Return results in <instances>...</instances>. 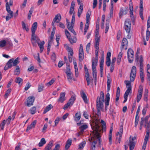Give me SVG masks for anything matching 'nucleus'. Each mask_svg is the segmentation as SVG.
I'll return each mask as SVG.
<instances>
[{
    "mask_svg": "<svg viewBox=\"0 0 150 150\" xmlns=\"http://www.w3.org/2000/svg\"><path fill=\"white\" fill-rule=\"evenodd\" d=\"M104 94L103 92L101 91L100 93V96H98L96 100V107L97 111L96 113L95 112L96 115L97 116H94L92 118V124L91 127L92 128V126L94 122H96V127H97V130L99 132L105 131L106 128L105 122L102 120H101L100 122L99 116H100L101 110L103 108V104L104 103Z\"/></svg>",
    "mask_w": 150,
    "mask_h": 150,
    "instance_id": "f257e3e1",
    "label": "nucleus"
},
{
    "mask_svg": "<svg viewBox=\"0 0 150 150\" xmlns=\"http://www.w3.org/2000/svg\"><path fill=\"white\" fill-rule=\"evenodd\" d=\"M96 122H94L92 125V129L93 131L92 133L93 136L91 137V140L93 142L92 146L91 148V150H95V145L98 142L99 143H100V132H99L97 130V127H96Z\"/></svg>",
    "mask_w": 150,
    "mask_h": 150,
    "instance_id": "f03ea898",
    "label": "nucleus"
},
{
    "mask_svg": "<svg viewBox=\"0 0 150 150\" xmlns=\"http://www.w3.org/2000/svg\"><path fill=\"white\" fill-rule=\"evenodd\" d=\"M19 59L20 58L19 57H18L15 60L13 58H12L10 59L7 62L6 65L5 66L4 69L5 70H6L8 69L11 68L12 66H16L20 62Z\"/></svg>",
    "mask_w": 150,
    "mask_h": 150,
    "instance_id": "7ed1b4c3",
    "label": "nucleus"
},
{
    "mask_svg": "<svg viewBox=\"0 0 150 150\" xmlns=\"http://www.w3.org/2000/svg\"><path fill=\"white\" fill-rule=\"evenodd\" d=\"M125 83L126 84L127 87V89L125 91L124 95V98L125 99L123 101V103H125L127 101L128 96L129 94V93L132 90L131 83L130 81L127 80H126L125 81Z\"/></svg>",
    "mask_w": 150,
    "mask_h": 150,
    "instance_id": "20e7f679",
    "label": "nucleus"
},
{
    "mask_svg": "<svg viewBox=\"0 0 150 150\" xmlns=\"http://www.w3.org/2000/svg\"><path fill=\"white\" fill-rule=\"evenodd\" d=\"M136 142V137L135 136L133 137L130 136L129 139V143L128 145L129 146V150H133L134 147Z\"/></svg>",
    "mask_w": 150,
    "mask_h": 150,
    "instance_id": "39448f33",
    "label": "nucleus"
},
{
    "mask_svg": "<svg viewBox=\"0 0 150 150\" xmlns=\"http://www.w3.org/2000/svg\"><path fill=\"white\" fill-rule=\"evenodd\" d=\"M127 54L129 62L131 63L134 60V52L132 49L129 48L128 50Z\"/></svg>",
    "mask_w": 150,
    "mask_h": 150,
    "instance_id": "423d86ee",
    "label": "nucleus"
},
{
    "mask_svg": "<svg viewBox=\"0 0 150 150\" xmlns=\"http://www.w3.org/2000/svg\"><path fill=\"white\" fill-rule=\"evenodd\" d=\"M40 41V39L35 35V33H32L31 41L34 46L37 45V43Z\"/></svg>",
    "mask_w": 150,
    "mask_h": 150,
    "instance_id": "0eeeda50",
    "label": "nucleus"
},
{
    "mask_svg": "<svg viewBox=\"0 0 150 150\" xmlns=\"http://www.w3.org/2000/svg\"><path fill=\"white\" fill-rule=\"evenodd\" d=\"M65 32L67 38L71 44H72L76 42L77 39L76 37H74L71 38L69 32L67 29L65 30Z\"/></svg>",
    "mask_w": 150,
    "mask_h": 150,
    "instance_id": "6e6552de",
    "label": "nucleus"
},
{
    "mask_svg": "<svg viewBox=\"0 0 150 150\" xmlns=\"http://www.w3.org/2000/svg\"><path fill=\"white\" fill-rule=\"evenodd\" d=\"M131 27V22L129 20L127 19L126 20L125 23L124 28L126 32L127 33H129Z\"/></svg>",
    "mask_w": 150,
    "mask_h": 150,
    "instance_id": "1a4fd4ad",
    "label": "nucleus"
},
{
    "mask_svg": "<svg viewBox=\"0 0 150 150\" xmlns=\"http://www.w3.org/2000/svg\"><path fill=\"white\" fill-rule=\"evenodd\" d=\"M136 67L135 66H133L132 67L130 74V81L132 82L134 80L136 76Z\"/></svg>",
    "mask_w": 150,
    "mask_h": 150,
    "instance_id": "9d476101",
    "label": "nucleus"
},
{
    "mask_svg": "<svg viewBox=\"0 0 150 150\" xmlns=\"http://www.w3.org/2000/svg\"><path fill=\"white\" fill-rule=\"evenodd\" d=\"M143 88L142 85L139 86L137 96V102L139 103L141 99L143 93Z\"/></svg>",
    "mask_w": 150,
    "mask_h": 150,
    "instance_id": "9b49d317",
    "label": "nucleus"
},
{
    "mask_svg": "<svg viewBox=\"0 0 150 150\" xmlns=\"http://www.w3.org/2000/svg\"><path fill=\"white\" fill-rule=\"evenodd\" d=\"M84 58V54L83 48L82 45L81 44L80 45V48L79 51V60L81 62Z\"/></svg>",
    "mask_w": 150,
    "mask_h": 150,
    "instance_id": "f8f14e48",
    "label": "nucleus"
},
{
    "mask_svg": "<svg viewBox=\"0 0 150 150\" xmlns=\"http://www.w3.org/2000/svg\"><path fill=\"white\" fill-rule=\"evenodd\" d=\"M84 69L85 71V77L87 82V85L89 86L90 83V80H92V79H90L88 69L86 65L84 66Z\"/></svg>",
    "mask_w": 150,
    "mask_h": 150,
    "instance_id": "ddd939ff",
    "label": "nucleus"
},
{
    "mask_svg": "<svg viewBox=\"0 0 150 150\" xmlns=\"http://www.w3.org/2000/svg\"><path fill=\"white\" fill-rule=\"evenodd\" d=\"M66 93L65 92H62L60 93L59 97L57 100V102L59 103H63L66 100L65 97Z\"/></svg>",
    "mask_w": 150,
    "mask_h": 150,
    "instance_id": "4468645a",
    "label": "nucleus"
},
{
    "mask_svg": "<svg viewBox=\"0 0 150 150\" xmlns=\"http://www.w3.org/2000/svg\"><path fill=\"white\" fill-rule=\"evenodd\" d=\"M35 98L33 96H31L28 98L27 105L28 106H30L33 105Z\"/></svg>",
    "mask_w": 150,
    "mask_h": 150,
    "instance_id": "2eb2a0df",
    "label": "nucleus"
},
{
    "mask_svg": "<svg viewBox=\"0 0 150 150\" xmlns=\"http://www.w3.org/2000/svg\"><path fill=\"white\" fill-rule=\"evenodd\" d=\"M128 10L127 8H121L120 11L119 13V16L120 18H121L123 15H125L127 14Z\"/></svg>",
    "mask_w": 150,
    "mask_h": 150,
    "instance_id": "dca6fc26",
    "label": "nucleus"
},
{
    "mask_svg": "<svg viewBox=\"0 0 150 150\" xmlns=\"http://www.w3.org/2000/svg\"><path fill=\"white\" fill-rule=\"evenodd\" d=\"M145 125V127H146L147 131L145 138H146V139H148L149 134L150 132V123H147Z\"/></svg>",
    "mask_w": 150,
    "mask_h": 150,
    "instance_id": "f3484780",
    "label": "nucleus"
},
{
    "mask_svg": "<svg viewBox=\"0 0 150 150\" xmlns=\"http://www.w3.org/2000/svg\"><path fill=\"white\" fill-rule=\"evenodd\" d=\"M128 44V41L127 39L126 38H123L122 42V48L125 50H127Z\"/></svg>",
    "mask_w": 150,
    "mask_h": 150,
    "instance_id": "a211bd4d",
    "label": "nucleus"
},
{
    "mask_svg": "<svg viewBox=\"0 0 150 150\" xmlns=\"http://www.w3.org/2000/svg\"><path fill=\"white\" fill-rule=\"evenodd\" d=\"M123 132V126H122L120 127V128L119 130V132H118L117 133V136H118V141L119 143H120L121 139L122 138V134Z\"/></svg>",
    "mask_w": 150,
    "mask_h": 150,
    "instance_id": "6ab92c4d",
    "label": "nucleus"
},
{
    "mask_svg": "<svg viewBox=\"0 0 150 150\" xmlns=\"http://www.w3.org/2000/svg\"><path fill=\"white\" fill-rule=\"evenodd\" d=\"M37 121L36 120H34L31 124L28 126L26 131L28 132L29 130L35 128V125L36 124Z\"/></svg>",
    "mask_w": 150,
    "mask_h": 150,
    "instance_id": "aec40b11",
    "label": "nucleus"
},
{
    "mask_svg": "<svg viewBox=\"0 0 150 150\" xmlns=\"http://www.w3.org/2000/svg\"><path fill=\"white\" fill-rule=\"evenodd\" d=\"M150 27V22L147 21V29L146 33V39L147 41H148L150 35V32L148 28Z\"/></svg>",
    "mask_w": 150,
    "mask_h": 150,
    "instance_id": "412c9836",
    "label": "nucleus"
},
{
    "mask_svg": "<svg viewBox=\"0 0 150 150\" xmlns=\"http://www.w3.org/2000/svg\"><path fill=\"white\" fill-rule=\"evenodd\" d=\"M6 11L10 15L11 17H13V12L11 11L8 2H7L6 4Z\"/></svg>",
    "mask_w": 150,
    "mask_h": 150,
    "instance_id": "4be33fe9",
    "label": "nucleus"
},
{
    "mask_svg": "<svg viewBox=\"0 0 150 150\" xmlns=\"http://www.w3.org/2000/svg\"><path fill=\"white\" fill-rule=\"evenodd\" d=\"M38 23L37 22H34L32 25L31 31L32 33H35L37 27Z\"/></svg>",
    "mask_w": 150,
    "mask_h": 150,
    "instance_id": "5701e85b",
    "label": "nucleus"
},
{
    "mask_svg": "<svg viewBox=\"0 0 150 150\" xmlns=\"http://www.w3.org/2000/svg\"><path fill=\"white\" fill-rule=\"evenodd\" d=\"M80 6L79 7V8L78 11V16L79 17H80L83 11V4H80Z\"/></svg>",
    "mask_w": 150,
    "mask_h": 150,
    "instance_id": "b1692460",
    "label": "nucleus"
},
{
    "mask_svg": "<svg viewBox=\"0 0 150 150\" xmlns=\"http://www.w3.org/2000/svg\"><path fill=\"white\" fill-rule=\"evenodd\" d=\"M88 127V126L87 125H82L80 127V131L79 133L80 134H81L84 131V130L86 129Z\"/></svg>",
    "mask_w": 150,
    "mask_h": 150,
    "instance_id": "393cba45",
    "label": "nucleus"
},
{
    "mask_svg": "<svg viewBox=\"0 0 150 150\" xmlns=\"http://www.w3.org/2000/svg\"><path fill=\"white\" fill-rule=\"evenodd\" d=\"M53 142L50 141L47 146L45 149V150H51V148L53 145Z\"/></svg>",
    "mask_w": 150,
    "mask_h": 150,
    "instance_id": "a878e982",
    "label": "nucleus"
},
{
    "mask_svg": "<svg viewBox=\"0 0 150 150\" xmlns=\"http://www.w3.org/2000/svg\"><path fill=\"white\" fill-rule=\"evenodd\" d=\"M39 42L40 41L38 42L37 43H38V46L40 47V52H42L44 49L43 45L45 44V42L44 41H42L40 43Z\"/></svg>",
    "mask_w": 150,
    "mask_h": 150,
    "instance_id": "bb28decb",
    "label": "nucleus"
},
{
    "mask_svg": "<svg viewBox=\"0 0 150 150\" xmlns=\"http://www.w3.org/2000/svg\"><path fill=\"white\" fill-rule=\"evenodd\" d=\"M61 19V15L58 13L55 16L53 20L56 22V23H58L60 21Z\"/></svg>",
    "mask_w": 150,
    "mask_h": 150,
    "instance_id": "cd10ccee",
    "label": "nucleus"
},
{
    "mask_svg": "<svg viewBox=\"0 0 150 150\" xmlns=\"http://www.w3.org/2000/svg\"><path fill=\"white\" fill-rule=\"evenodd\" d=\"M81 96L83 100L85 103H87L88 102L87 97L83 91H82L81 93Z\"/></svg>",
    "mask_w": 150,
    "mask_h": 150,
    "instance_id": "c85d7f7f",
    "label": "nucleus"
},
{
    "mask_svg": "<svg viewBox=\"0 0 150 150\" xmlns=\"http://www.w3.org/2000/svg\"><path fill=\"white\" fill-rule=\"evenodd\" d=\"M120 90L119 87H118L117 88L116 93V102L118 101L119 99V97L120 96Z\"/></svg>",
    "mask_w": 150,
    "mask_h": 150,
    "instance_id": "c756f323",
    "label": "nucleus"
},
{
    "mask_svg": "<svg viewBox=\"0 0 150 150\" xmlns=\"http://www.w3.org/2000/svg\"><path fill=\"white\" fill-rule=\"evenodd\" d=\"M66 74L68 81L69 82H71L73 77V74L71 73H67Z\"/></svg>",
    "mask_w": 150,
    "mask_h": 150,
    "instance_id": "7c9ffc66",
    "label": "nucleus"
},
{
    "mask_svg": "<svg viewBox=\"0 0 150 150\" xmlns=\"http://www.w3.org/2000/svg\"><path fill=\"white\" fill-rule=\"evenodd\" d=\"M20 72V68L18 66H16L15 70L14 71V74L16 75H19Z\"/></svg>",
    "mask_w": 150,
    "mask_h": 150,
    "instance_id": "2f4dec72",
    "label": "nucleus"
},
{
    "mask_svg": "<svg viewBox=\"0 0 150 150\" xmlns=\"http://www.w3.org/2000/svg\"><path fill=\"white\" fill-rule=\"evenodd\" d=\"M81 117V115L79 112H77L75 115V120L76 121H78Z\"/></svg>",
    "mask_w": 150,
    "mask_h": 150,
    "instance_id": "473e14b6",
    "label": "nucleus"
},
{
    "mask_svg": "<svg viewBox=\"0 0 150 150\" xmlns=\"http://www.w3.org/2000/svg\"><path fill=\"white\" fill-rule=\"evenodd\" d=\"M52 108L53 106L52 105L50 104L49 105L45 108L43 113L44 114H45L47 112L49 111L51 109V108Z\"/></svg>",
    "mask_w": 150,
    "mask_h": 150,
    "instance_id": "72a5a7b5",
    "label": "nucleus"
},
{
    "mask_svg": "<svg viewBox=\"0 0 150 150\" xmlns=\"http://www.w3.org/2000/svg\"><path fill=\"white\" fill-rule=\"evenodd\" d=\"M106 100L105 102V105L108 106L110 100V94L109 93L107 94L106 95Z\"/></svg>",
    "mask_w": 150,
    "mask_h": 150,
    "instance_id": "f704fd0d",
    "label": "nucleus"
},
{
    "mask_svg": "<svg viewBox=\"0 0 150 150\" xmlns=\"http://www.w3.org/2000/svg\"><path fill=\"white\" fill-rule=\"evenodd\" d=\"M46 143V141L45 138H42L41 139L40 142L38 144V146L39 147L42 146L44 144Z\"/></svg>",
    "mask_w": 150,
    "mask_h": 150,
    "instance_id": "c9c22d12",
    "label": "nucleus"
},
{
    "mask_svg": "<svg viewBox=\"0 0 150 150\" xmlns=\"http://www.w3.org/2000/svg\"><path fill=\"white\" fill-rule=\"evenodd\" d=\"M108 80L107 82V90L108 91H110V83L111 82V80L110 78H109L108 77H107Z\"/></svg>",
    "mask_w": 150,
    "mask_h": 150,
    "instance_id": "e433bc0d",
    "label": "nucleus"
},
{
    "mask_svg": "<svg viewBox=\"0 0 150 150\" xmlns=\"http://www.w3.org/2000/svg\"><path fill=\"white\" fill-rule=\"evenodd\" d=\"M100 38H95V47L99 48V45Z\"/></svg>",
    "mask_w": 150,
    "mask_h": 150,
    "instance_id": "4c0bfd02",
    "label": "nucleus"
},
{
    "mask_svg": "<svg viewBox=\"0 0 150 150\" xmlns=\"http://www.w3.org/2000/svg\"><path fill=\"white\" fill-rule=\"evenodd\" d=\"M148 139H146V138H144V143L142 150H145L146 148V145Z\"/></svg>",
    "mask_w": 150,
    "mask_h": 150,
    "instance_id": "58836bf2",
    "label": "nucleus"
},
{
    "mask_svg": "<svg viewBox=\"0 0 150 150\" xmlns=\"http://www.w3.org/2000/svg\"><path fill=\"white\" fill-rule=\"evenodd\" d=\"M143 59L142 58V57H141L140 58V59L139 60V63H140V70H143Z\"/></svg>",
    "mask_w": 150,
    "mask_h": 150,
    "instance_id": "ea45409f",
    "label": "nucleus"
},
{
    "mask_svg": "<svg viewBox=\"0 0 150 150\" xmlns=\"http://www.w3.org/2000/svg\"><path fill=\"white\" fill-rule=\"evenodd\" d=\"M143 7H140L139 10V15L141 18L142 20L144 19V17L143 16Z\"/></svg>",
    "mask_w": 150,
    "mask_h": 150,
    "instance_id": "a19ab883",
    "label": "nucleus"
},
{
    "mask_svg": "<svg viewBox=\"0 0 150 150\" xmlns=\"http://www.w3.org/2000/svg\"><path fill=\"white\" fill-rule=\"evenodd\" d=\"M74 25H71L70 26H67V28L71 32L73 33L74 35H76V32L74 30L73 27Z\"/></svg>",
    "mask_w": 150,
    "mask_h": 150,
    "instance_id": "79ce46f5",
    "label": "nucleus"
},
{
    "mask_svg": "<svg viewBox=\"0 0 150 150\" xmlns=\"http://www.w3.org/2000/svg\"><path fill=\"white\" fill-rule=\"evenodd\" d=\"M140 79L141 80V82L143 83L144 81V73L143 70H140Z\"/></svg>",
    "mask_w": 150,
    "mask_h": 150,
    "instance_id": "37998d69",
    "label": "nucleus"
},
{
    "mask_svg": "<svg viewBox=\"0 0 150 150\" xmlns=\"http://www.w3.org/2000/svg\"><path fill=\"white\" fill-rule=\"evenodd\" d=\"M148 90L147 89L145 90V92L144 95V100L145 101H147L148 100Z\"/></svg>",
    "mask_w": 150,
    "mask_h": 150,
    "instance_id": "c03bdc74",
    "label": "nucleus"
},
{
    "mask_svg": "<svg viewBox=\"0 0 150 150\" xmlns=\"http://www.w3.org/2000/svg\"><path fill=\"white\" fill-rule=\"evenodd\" d=\"M22 28L23 30H25L27 32L29 30V28L28 27H26L25 23L23 21L22 22Z\"/></svg>",
    "mask_w": 150,
    "mask_h": 150,
    "instance_id": "a18cd8bd",
    "label": "nucleus"
},
{
    "mask_svg": "<svg viewBox=\"0 0 150 150\" xmlns=\"http://www.w3.org/2000/svg\"><path fill=\"white\" fill-rule=\"evenodd\" d=\"M86 144V142L85 141L83 142L79 145V149L82 150L83 149V148L85 146Z\"/></svg>",
    "mask_w": 150,
    "mask_h": 150,
    "instance_id": "49530a36",
    "label": "nucleus"
},
{
    "mask_svg": "<svg viewBox=\"0 0 150 150\" xmlns=\"http://www.w3.org/2000/svg\"><path fill=\"white\" fill-rule=\"evenodd\" d=\"M6 45V42L5 40H2L0 41V47H3Z\"/></svg>",
    "mask_w": 150,
    "mask_h": 150,
    "instance_id": "de8ad7c7",
    "label": "nucleus"
},
{
    "mask_svg": "<svg viewBox=\"0 0 150 150\" xmlns=\"http://www.w3.org/2000/svg\"><path fill=\"white\" fill-rule=\"evenodd\" d=\"M97 59H93L92 62V67H96L97 65Z\"/></svg>",
    "mask_w": 150,
    "mask_h": 150,
    "instance_id": "09e8293b",
    "label": "nucleus"
},
{
    "mask_svg": "<svg viewBox=\"0 0 150 150\" xmlns=\"http://www.w3.org/2000/svg\"><path fill=\"white\" fill-rule=\"evenodd\" d=\"M104 62V57L102 56L101 58L100 61V67L102 68L103 67V63Z\"/></svg>",
    "mask_w": 150,
    "mask_h": 150,
    "instance_id": "8fccbe9b",
    "label": "nucleus"
},
{
    "mask_svg": "<svg viewBox=\"0 0 150 150\" xmlns=\"http://www.w3.org/2000/svg\"><path fill=\"white\" fill-rule=\"evenodd\" d=\"M109 0H103V10L105 12L106 10V3L108 2Z\"/></svg>",
    "mask_w": 150,
    "mask_h": 150,
    "instance_id": "3c124183",
    "label": "nucleus"
},
{
    "mask_svg": "<svg viewBox=\"0 0 150 150\" xmlns=\"http://www.w3.org/2000/svg\"><path fill=\"white\" fill-rule=\"evenodd\" d=\"M6 124V120H3L2 122L0 125V128L1 130H3L4 127V125Z\"/></svg>",
    "mask_w": 150,
    "mask_h": 150,
    "instance_id": "603ef678",
    "label": "nucleus"
},
{
    "mask_svg": "<svg viewBox=\"0 0 150 150\" xmlns=\"http://www.w3.org/2000/svg\"><path fill=\"white\" fill-rule=\"evenodd\" d=\"M89 23H86L85 25V28L84 31V34L85 35L86 33L87 30L88 29L89 26Z\"/></svg>",
    "mask_w": 150,
    "mask_h": 150,
    "instance_id": "864d4df0",
    "label": "nucleus"
},
{
    "mask_svg": "<svg viewBox=\"0 0 150 150\" xmlns=\"http://www.w3.org/2000/svg\"><path fill=\"white\" fill-rule=\"evenodd\" d=\"M91 15V13L90 12H88L86 14V23H89V21L90 20V17Z\"/></svg>",
    "mask_w": 150,
    "mask_h": 150,
    "instance_id": "5fc2aeb1",
    "label": "nucleus"
},
{
    "mask_svg": "<svg viewBox=\"0 0 150 150\" xmlns=\"http://www.w3.org/2000/svg\"><path fill=\"white\" fill-rule=\"evenodd\" d=\"M11 92V88H8L7 91H6L5 94V97L6 98L8 97V96L9 95V94Z\"/></svg>",
    "mask_w": 150,
    "mask_h": 150,
    "instance_id": "6e6d98bb",
    "label": "nucleus"
},
{
    "mask_svg": "<svg viewBox=\"0 0 150 150\" xmlns=\"http://www.w3.org/2000/svg\"><path fill=\"white\" fill-rule=\"evenodd\" d=\"M43 84H41L38 85V91L39 92H40L43 91L44 88Z\"/></svg>",
    "mask_w": 150,
    "mask_h": 150,
    "instance_id": "4d7b16f0",
    "label": "nucleus"
},
{
    "mask_svg": "<svg viewBox=\"0 0 150 150\" xmlns=\"http://www.w3.org/2000/svg\"><path fill=\"white\" fill-rule=\"evenodd\" d=\"M23 79L20 77H17L16 78L15 80V82L18 84H20L21 82L22 81Z\"/></svg>",
    "mask_w": 150,
    "mask_h": 150,
    "instance_id": "13d9d810",
    "label": "nucleus"
},
{
    "mask_svg": "<svg viewBox=\"0 0 150 150\" xmlns=\"http://www.w3.org/2000/svg\"><path fill=\"white\" fill-rule=\"evenodd\" d=\"M75 14H73L72 16L71 21V25H74V23L75 22Z\"/></svg>",
    "mask_w": 150,
    "mask_h": 150,
    "instance_id": "bf43d9fd",
    "label": "nucleus"
},
{
    "mask_svg": "<svg viewBox=\"0 0 150 150\" xmlns=\"http://www.w3.org/2000/svg\"><path fill=\"white\" fill-rule=\"evenodd\" d=\"M139 121L138 115H136L135 117V127H136L138 124Z\"/></svg>",
    "mask_w": 150,
    "mask_h": 150,
    "instance_id": "052dcab7",
    "label": "nucleus"
},
{
    "mask_svg": "<svg viewBox=\"0 0 150 150\" xmlns=\"http://www.w3.org/2000/svg\"><path fill=\"white\" fill-rule=\"evenodd\" d=\"M55 81V79H52L49 82L47 83L46 85L48 86H50L54 83Z\"/></svg>",
    "mask_w": 150,
    "mask_h": 150,
    "instance_id": "680f3d73",
    "label": "nucleus"
},
{
    "mask_svg": "<svg viewBox=\"0 0 150 150\" xmlns=\"http://www.w3.org/2000/svg\"><path fill=\"white\" fill-rule=\"evenodd\" d=\"M51 43V41L50 40H49L47 48V51L48 52H50V51Z\"/></svg>",
    "mask_w": 150,
    "mask_h": 150,
    "instance_id": "e2e57ef3",
    "label": "nucleus"
},
{
    "mask_svg": "<svg viewBox=\"0 0 150 150\" xmlns=\"http://www.w3.org/2000/svg\"><path fill=\"white\" fill-rule=\"evenodd\" d=\"M109 23L108 22H106V27H105V33H106L107 32H108V29L109 28Z\"/></svg>",
    "mask_w": 150,
    "mask_h": 150,
    "instance_id": "0e129e2a",
    "label": "nucleus"
},
{
    "mask_svg": "<svg viewBox=\"0 0 150 150\" xmlns=\"http://www.w3.org/2000/svg\"><path fill=\"white\" fill-rule=\"evenodd\" d=\"M31 86V85L29 82H28L25 88L24 89L25 91H27Z\"/></svg>",
    "mask_w": 150,
    "mask_h": 150,
    "instance_id": "69168bd1",
    "label": "nucleus"
},
{
    "mask_svg": "<svg viewBox=\"0 0 150 150\" xmlns=\"http://www.w3.org/2000/svg\"><path fill=\"white\" fill-rule=\"evenodd\" d=\"M36 108L35 107H33L30 110V113L33 115L34 114L35 112Z\"/></svg>",
    "mask_w": 150,
    "mask_h": 150,
    "instance_id": "338daca9",
    "label": "nucleus"
},
{
    "mask_svg": "<svg viewBox=\"0 0 150 150\" xmlns=\"http://www.w3.org/2000/svg\"><path fill=\"white\" fill-rule=\"evenodd\" d=\"M97 0H93V8H95L97 6Z\"/></svg>",
    "mask_w": 150,
    "mask_h": 150,
    "instance_id": "774afa93",
    "label": "nucleus"
}]
</instances>
